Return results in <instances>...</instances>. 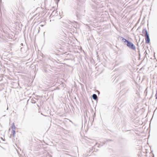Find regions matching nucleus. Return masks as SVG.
<instances>
[{"mask_svg":"<svg viewBox=\"0 0 157 157\" xmlns=\"http://www.w3.org/2000/svg\"><path fill=\"white\" fill-rule=\"evenodd\" d=\"M119 38L122 42L124 43V44L129 48L132 50H133L136 51V46L131 42L126 40L121 36H119Z\"/></svg>","mask_w":157,"mask_h":157,"instance_id":"nucleus-1","label":"nucleus"},{"mask_svg":"<svg viewBox=\"0 0 157 157\" xmlns=\"http://www.w3.org/2000/svg\"><path fill=\"white\" fill-rule=\"evenodd\" d=\"M142 33L144 34V36L146 37L145 38V43L149 44L150 42V39L149 38V35L148 34L146 28L143 29Z\"/></svg>","mask_w":157,"mask_h":157,"instance_id":"nucleus-2","label":"nucleus"},{"mask_svg":"<svg viewBox=\"0 0 157 157\" xmlns=\"http://www.w3.org/2000/svg\"><path fill=\"white\" fill-rule=\"evenodd\" d=\"M112 141H113V140L111 139H107L106 141H104L101 142V143L103 144L102 145L104 144H107V143Z\"/></svg>","mask_w":157,"mask_h":157,"instance_id":"nucleus-3","label":"nucleus"},{"mask_svg":"<svg viewBox=\"0 0 157 157\" xmlns=\"http://www.w3.org/2000/svg\"><path fill=\"white\" fill-rule=\"evenodd\" d=\"M93 99L94 100H98V98L97 95L95 94H94L92 96Z\"/></svg>","mask_w":157,"mask_h":157,"instance_id":"nucleus-4","label":"nucleus"},{"mask_svg":"<svg viewBox=\"0 0 157 157\" xmlns=\"http://www.w3.org/2000/svg\"><path fill=\"white\" fill-rule=\"evenodd\" d=\"M93 147H92V148H90L89 149V151H87V153L86 154L85 156H87L89 155V153L90 152H91L93 151Z\"/></svg>","mask_w":157,"mask_h":157,"instance_id":"nucleus-5","label":"nucleus"},{"mask_svg":"<svg viewBox=\"0 0 157 157\" xmlns=\"http://www.w3.org/2000/svg\"><path fill=\"white\" fill-rule=\"evenodd\" d=\"M58 14V13H57V12L56 11H52L51 15L53 16H57Z\"/></svg>","mask_w":157,"mask_h":157,"instance_id":"nucleus-6","label":"nucleus"},{"mask_svg":"<svg viewBox=\"0 0 157 157\" xmlns=\"http://www.w3.org/2000/svg\"><path fill=\"white\" fill-rule=\"evenodd\" d=\"M16 127L15 126V125H14V123H13L12 124V127H11V128H12V130H15V129H16Z\"/></svg>","mask_w":157,"mask_h":157,"instance_id":"nucleus-7","label":"nucleus"},{"mask_svg":"<svg viewBox=\"0 0 157 157\" xmlns=\"http://www.w3.org/2000/svg\"><path fill=\"white\" fill-rule=\"evenodd\" d=\"M15 130H12V135L13 137L14 136L15 134Z\"/></svg>","mask_w":157,"mask_h":157,"instance_id":"nucleus-8","label":"nucleus"},{"mask_svg":"<svg viewBox=\"0 0 157 157\" xmlns=\"http://www.w3.org/2000/svg\"><path fill=\"white\" fill-rule=\"evenodd\" d=\"M137 50H138V51L137 52H138V55H139V58L140 59V49H139V48H137Z\"/></svg>","mask_w":157,"mask_h":157,"instance_id":"nucleus-9","label":"nucleus"},{"mask_svg":"<svg viewBox=\"0 0 157 157\" xmlns=\"http://www.w3.org/2000/svg\"><path fill=\"white\" fill-rule=\"evenodd\" d=\"M31 102L32 103H33V104H34V103H36V101L34 100H33H33H32L31 101Z\"/></svg>","mask_w":157,"mask_h":157,"instance_id":"nucleus-10","label":"nucleus"},{"mask_svg":"<svg viewBox=\"0 0 157 157\" xmlns=\"http://www.w3.org/2000/svg\"><path fill=\"white\" fill-rule=\"evenodd\" d=\"M155 99H157V90L156 91V93L155 95Z\"/></svg>","mask_w":157,"mask_h":157,"instance_id":"nucleus-11","label":"nucleus"},{"mask_svg":"<svg viewBox=\"0 0 157 157\" xmlns=\"http://www.w3.org/2000/svg\"><path fill=\"white\" fill-rule=\"evenodd\" d=\"M146 53V54H145V55H146V54H147V52H146V51L144 52V53Z\"/></svg>","mask_w":157,"mask_h":157,"instance_id":"nucleus-12","label":"nucleus"},{"mask_svg":"<svg viewBox=\"0 0 157 157\" xmlns=\"http://www.w3.org/2000/svg\"><path fill=\"white\" fill-rule=\"evenodd\" d=\"M95 117V113H94V115H93V117Z\"/></svg>","mask_w":157,"mask_h":157,"instance_id":"nucleus-13","label":"nucleus"},{"mask_svg":"<svg viewBox=\"0 0 157 157\" xmlns=\"http://www.w3.org/2000/svg\"><path fill=\"white\" fill-rule=\"evenodd\" d=\"M60 0H57V3L58 2H59Z\"/></svg>","mask_w":157,"mask_h":157,"instance_id":"nucleus-14","label":"nucleus"},{"mask_svg":"<svg viewBox=\"0 0 157 157\" xmlns=\"http://www.w3.org/2000/svg\"><path fill=\"white\" fill-rule=\"evenodd\" d=\"M40 26H41V27H43V26H44V25H40Z\"/></svg>","mask_w":157,"mask_h":157,"instance_id":"nucleus-15","label":"nucleus"},{"mask_svg":"<svg viewBox=\"0 0 157 157\" xmlns=\"http://www.w3.org/2000/svg\"><path fill=\"white\" fill-rule=\"evenodd\" d=\"M8 107L7 106L6 110H8Z\"/></svg>","mask_w":157,"mask_h":157,"instance_id":"nucleus-16","label":"nucleus"},{"mask_svg":"<svg viewBox=\"0 0 157 157\" xmlns=\"http://www.w3.org/2000/svg\"><path fill=\"white\" fill-rule=\"evenodd\" d=\"M1 139L2 140H3V138H2V137H1Z\"/></svg>","mask_w":157,"mask_h":157,"instance_id":"nucleus-17","label":"nucleus"},{"mask_svg":"<svg viewBox=\"0 0 157 157\" xmlns=\"http://www.w3.org/2000/svg\"><path fill=\"white\" fill-rule=\"evenodd\" d=\"M6 116V115H4L3 116H2V117H4Z\"/></svg>","mask_w":157,"mask_h":157,"instance_id":"nucleus-18","label":"nucleus"}]
</instances>
